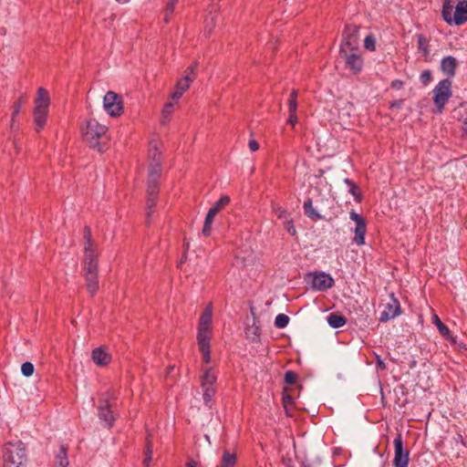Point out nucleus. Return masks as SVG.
Listing matches in <instances>:
<instances>
[{"mask_svg":"<svg viewBox=\"0 0 467 467\" xmlns=\"http://www.w3.org/2000/svg\"><path fill=\"white\" fill-rule=\"evenodd\" d=\"M434 318H435V325H436L439 332L441 333V335H442L447 340H449L452 343H455L456 337H454L452 335V333L451 332L449 327L441 321V319L438 317V316L435 315Z\"/></svg>","mask_w":467,"mask_h":467,"instance_id":"obj_22","label":"nucleus"},{"mask_svg":"<svg viewBox=\"0 0 467 467\" xmlns=\"http://www.w3.org/2000/svg\"><path fill=\"white\" fill-rule=\"evenodd\" d=\"M197 465H198L197 462H195V461H194V460H192V459H190V460L186 462V464H185V466H186V467H197Z\"/></svg>","mask_w":467,"mask_h":467,"instance_id":"obj_57","label":"nucleus"},{"mask_svg":"<svg viewBox=\"0 0 467 467\" xmlns=\"http://www.w3.org/2000/svg\"><path fill=\"white\" fill-rule=\"evenodd\" d=\"M289 317L285 314H279L275 319V326L278 328L285 327L289 323Z\"/></svg>","mask_w":467,"mask_h":467,"instance_id":"obj_37","label":"nucleus"},{"mask_svg":"<svg viewBox=\"0 0 467 467\" xmlns=\"http://www.w3.org/2000/svg\"><path fill=\"white\" fill-rule=\"evenodd\" d=\"M91 358L94 363L99 367H105L111 361V356L104 348L99 347L92 350Z\"/></svg>","mask_w":467,"mask_h":467,"instance_id":"obj_17","label":"nucleus"},{"mask_svg":"<svg viewBox=\"0 0 467 467\" xmlns=\"http://www.w3.org/2000/svg\"><path fill=\"white\" fill-rule=\"evenodd\" d=\"M211 329L198 328L197 340L199 345V350L202 354V359L204 363L211 361Z\"/></svg>","mask_w":467,"mask_h":467,"instance_id":"obj_10","label":"nucleus"},{"mask_svg":"<svg viewBox=\"0 0 467 467\" xmlns=\"http://www.w3.org/2000/svg\"><path fill=\"white\" fill-rule=\"evenodd\" d=\"M142 463H143L144 465H146V456L143 458V460H142Z\"/></svg>","mask_w":467,"mask_h":467,"instance_id":"obj_62","label":"nucleus"},{"mask_svg":"<svg viewBox=\"0 0 467 467\" xmlns=\"http://www.w3.org/2000/svg\"><path fill=\"white\" fill-rule=\"evenodd\" d=\"M403 85H404V82L400 79H395V80L391 81V83H390V87L393 89H400L403 88Z\"/></svg>","mask_w":467,"mask_h":467,"instance_id":"obj_51","label":"nucleus"},{"mask_svg":"<svg viewBox=\"0 0 467 467\" xmlns=\"http://www.w3.org/2000/svg\"><path fill=\"white\" fill-rule=\"evenodd\" d=\"M172 110H173V103L172 102H168L164 105V108L162 109V117H163L162 124H165V122L169 120V119L172 113Z\"/></svg>","mask_w":467,"mask_h":467,"instance_id":"obj_41","label":"nucleus"},{"mask_svg":"<svg viewBox=\"0 0 467 467\" xmlns=\"http://www.w3.org/2000/svg\"><path fill=\"white\" fill-rule=\"evenodd\" d=\"M272 210L279 219L287 218L289 216L287 210L276 203L272 204Z\"/></svg>","mask_w":467,"mask_h":467,"instance_id":"obj_38","label":"nucleus"},{"mask_svg":"<svg viewBox=\"0 0 467 467\" xmlns=\"http://www.w3.org/2000/svg\"><path fill=\"white\" fill-rule=\"evenodd\" d=\"M202 389L203 401L206 406L211 408L212 404L213 402L214 395L216 393L215 388L207 386V387H202Z\"/></svg>","mask_w":467,"mask_h":467,"instance_id":"obj_32","label":"nucleus"},{"mask_svg":"<svg viewBox=\"0 0 467 467\" xmlns=\"http://www.w3.org/2000/svg\"><path fill=\"white\" fill-rule=\"evenodd\" d=\"M177 2H178V0H168L167 11L170 13H173Z\"/></svg>","mask_w":467,"mask_h":467,"instance_id":"obj_54","label":"nucleus"},{"mask_svg":"<svg viewBox=\"0 0 467 467\" xmlns=\"http://www.w3.org/2000/svg\"><path fill=\"white\" fill-rule=\"evenodd\" d=\"M456 67L457 60L451 56L445 57L441 62V68L442 72L448 76V78L454 77Z\"/></svg>","mask_w":467,"mask_h":467,"instance_id":"obj_19","label":"nucleus"},{"mask_svg":"<svg viewBox=\"0 0 467 467\" xmlns=\"http://www.w3.org/2000/svg\"><path fill=\"white\" fill-rule=\"evenodd\" d=\"M175 88V91H173L170 96L172 100H178L184 93V91L178 89L176 87Z\"/></svg>","mask_w":467,"mask_h":467,"instance_id":"obj_52","label":"nucleus"},{"mask_svg":"<svg viewBox=\"0 0 467 467\" xmlns=\"http://www.w3.org/2000/svg\"><path fill=\"white\" fill-rule=\"evenodd\" d=\"M230 197L227 195L222 196L217 202H215L213 206L208 210V213L216 216V214L226 207L230 203Z\"/></svg>","mask_w":467,"mask_h":467,"instance_id":"obj_28","label":"nucleus"},{"mask_svg":"<svg viewBox=\"0 0 467 467\" xmlns=\"http://www.w3.org/2000/svg\"><path fill=\"white\" fill-rule=\"evenodd\" d=\"M216 376L212 372L211 368H207L201 379V387H214Z\"/></svg>","mask_w":467,"mask_h":467,"instance_id":"obj_33","label":"nucleus"},{"mask_svg":"<svg viewBox=\"0 0 467 467\" xmlns=\"http://www.w3.org/2000/svg\"><path fill=\"white\" fill-rule=\"evenodd\" d=\"M161 144L157 134H153L148 141V217L153 212L159 195L163 161L160 150Z\"/></svg>","mask_w":467,"mask_h":467,"instance_id":"obj_1","label":"nucleus"},{"mask_svg":"<svg viewBox=\"0 0 467 467\" xmlns=\"http://www.w3.org/2000/svg\"><path fill=\"white\" fill-rule=\"evenodd\" d=\"M108 128L95 119H88L83 133L84 140L89 148L103 153L108 149Z\"/></svg>","mask_w":467,"mask_h":467,"instance_id":"obj_2","label":"nucleus"},{"mask_svg":"<svg viewBox=\"0 0 467 467\" xmlns=\"http://www.w3.org/2000/svg\"><path fill=\"white\" fill-rule=\"evenodd\" d=\"M344 182L349 187V193L354 197V200L360 203L363 200L362 193L358 188V186L350 179H344Z\"/></svg>","mask_w":467,"mask_h":467,"instance_id":"obj_27","label":"nucleus"},{"mask_svg":"<svg viewBox=\"0 0 467 467\" xmlns=\"http://www.w3.org/2000/svg\"><path fill=\"white\" fill-rule=\"evenodd\" d=\"M400 313L401 307L400 301L393 294H391L389 302L386 304L384 310L380 314L379 321L383 323L388 322L389 320L400 316Z\"/></svg>","mask_w":467,"mask_h":467,"instance_id":"obj_14","label":"nucleus"},{"mask_svg":"<svg viewBox=\"0 0 467 467\" xmlns=\"http://www.w3.org/2000/svg\"><path fill=\"white\" fill-rule=\"evenodd\" d=\"M22 103H23V97L21 96L15 103H14V106H13V112H12V119H14L16 118V116H17L20 112V109H21V106H22Z\"/></svg>","mask_w":467,"mask_h":467,"instance_id":"obj_45","label":"nucleus"},{"mask_svg":"<svg viewBox=\"0 0 467 467\" xmlns=\"http://www.w3.org/2000/svg\"><path fill=\"white\" fill-rule=\"evenodd\" d=\"M172 14H173V13H170V12H168V11H167V7L165 8V15H164V18H163V20H164V22H165L166 24H167V23H169V21H170V16H171V15H172Z\"/></svg>","mask_w":467,"mask_h":467,"instance_id":"obj_58","label":"nucleus"},{"mask_svg":"<svg viewBox=\"0 0 467 467\" xmlns=\"http://www.w3.org/2000/svg\"><path fill=\"white\" fill-rule=\"evenodd\" d=\"M287 123L290 124L292 127H295V125L297 123V115L296 112L295 113H289Z\"/></svg>","mask_w":467,"mask_h":467,"instance_id":"obj_49","label":"nucleus"},{"mask_svg":"<svg viewBox=\"0 0 467 467\" xmlns=\"http://www.w3.org/2000/svg\"><path fill=\"white\" fill-rule=\"evenodd\" d=\"M83 276L86 287L91 296L99 291V262H84Z\"/></svg>","mask_w":467,"mask_h":467,"instance_id":"obj_7","label":"nucleus"},{"mask_svg":"<svg viewBox=\"0 0 467 467\" xmlns=\"http://www.w3.org/2000/svg\"><path fill=\"white\" fill-rule=\"evenodd\" d=\"M454 441H455L456 443H461L462 446L467 447V442H466L464 437L462 434L458 433L454 437Z\"/></svg>","mask_w":467,"mask_h":467,"instance_id":"obj_53","label":"nucleus"},{"mask_svg":"<svg viewBox=\"0 0 467 467\" xmlns=\"http://www.w3.org/2000/svg\"><path fill=\"white\" fill-rule=\"evenodd\" d=\"M433 102L436 107L434 113H442L445 104L451 97V81L449 78L441 80L433 89Z\"/></svg>","mask_w":467,"mask_h":467,"instance_id":"obj_5","label":"nucleus"},{"mask_svg":"<svg viewBox=\"0 0 467 467\" xmlns=\"http://www.w3.org/2000/svg\"><path fill=\"white\" fill-rule=\"evenodd\" d=\"M304 213L306 217L311 219L314 222H317L318 220H327L331 221L333 218L337 217V213H332V215L329 218H326V216L320 214L314 207H313V202L311 198H307L304 204H303Z\"/></svg>","mask_w":467,"mask_h":467,"instance_id":"obj_16","label":"nucleus"},{"mask_svg":"<svg viewBox=\"0 0 467 467\" xmlns=\"http://www.w3.org/2000/svg\"><path fill=\"white\" fill-rule=\"evenodd\" d=\"M297 96H298V90L293 89L290 93L289 99H288V112L289 113H295L297 110Z\"/></svg>","mask_w":467,"mask_h":467,"instance_id":"obj_34","label":"nucleus"},{"mask_svg":"<svg viewBox=\"0 0 467 467\" xmlns=\"http://www.w3.org/2000/svg\"><path fill=\"white\" fill-rule=\"evenodd\" d=\"M403 104V100L402 99H399V100H393L389 103V109H394V108H401Z\"/></svg>","mask_w":467,"mask_h":467,"instance_id":"obj_56","label":"nucleus"},{"mask_svg":"<svg viewBox=\"0 0 467 467\" xmlns=\"http://www.w3.org/2000/svg\"><path fill=\"white\" fill-rule=\"evenodd\" d=\"M34 371H35V367H34L33 363L26 361L22 364L21 372L25 377L28 378V377L32 376Z\"/></svg>","mask_w":467,"mask_h":467,"instance_id":"obj_39","label":"nucleus"},{"mask_svg":"<svg viewBox=\"0 0 467 467\" xmlns=\"http://www.w3.org/2000/svg\"><path fill=\"white\" fill-rule=\"evenodd\" d=\"M467 21V0H457L453 16L451 18L450 25L461 26Z\"/></svg>","mask_w":467,"mask_h":467,"instance_id":"obj_15","label":"nucleus"},{"mask_svg":"<svg viewBox=\"0 0 467 467\" xmlns=\"http://www.w3.org/2000/svg\"><path fill=\"white\" fill-rule=\"evenodd\" d=\"M418 37V49L421 55L427 58L430 56L429 41L424 35L420 34Z\"/></svg>","mask_w":467,"mask_h":467,"instance_id":"obj_31","label":"nucleus"},{"mask_svg":"<svg viewBox=\"0 0 467 467\" xmlns=\"http://www.w3.org/2000/svg\"><path fill=\"white\" fill-rule=\"evenodd\" d=\"M175 369V366H169L167 368V375H171V372Z\"/></svg>","mask_w":467,"mask_h":467,"instance_id":"obj_59","label":"nucleus"},{"mask_svg":"<svg viewBox=\"0 0 467 467\" xmlns=\"http://www.w3.org/2000/svg\"><path fill=\"white\" fill-rule=\"evenodd\" d=\"M83 239H84V241L93 239L92 234H91V229L88 225H86L83 229Z\"/></svg>","mask_w":467,"mask_h":467,"instance_id":"obj_48","label":"nucleus"},{"mask_svg":"<svg viewBox=\"0 0 467 467\" xmlns=\"http://www.w3.org/2000/svg\"><path fill=\"white\" fill-rule=\"evenodd\" d=\"M457 0H444L442 4L441 16L443 20L451 24V18L453 16L452 12L455 10Z\"/></svg>","mask_w":467,"mask_h":467,"instance_id":"obj_21","label":"nucleus"},{"mask_svg":"<svg viewBox=\"0 0 467 467\" xmlns=\"http://www.w3.org/2000/svg\"><path fill=\"white\" fill-rule=\"evenodd\" d=\"M287 467H292V466H287Z\"/></svg>","mask_w":467,"mask_h":467,"instance_id":"obj_64","label":"nucleus"},{"mask_svg":"<svg viewBox=\"0 0 467 467\" xmlns=\"http://www.w3.org/2000/svg\"><path fill=\"white\" fill-rule=\"evenodd\" d=\"M98 244L91 240L84 241V262H99Z\"/></svg>","mask_w":467,"mask_h":467,"instance_id":"obj_18","label":"nucleus"},{"mask_svg":"<svg viewBox=\"0 0 467 467\" xmlns=\"http://www.w3.org/2000/svg\"><path fill=\"white\" fill-rule=\"evenodd\" d=\"M151 460V451L148 448V458H147V461L148 462Z\"/></svg>","mask_w":467,"mask_h":467,"instance_id":"obj_60","label":"nucleus"},{"mask_svg":"<svg viewBox=\"0 0 467 467\" xmlns=\"http://www.w3.org/2000/svg\"><path fill=\"white\" fill-rule=\"evenodd\" d=\"M327 323L333 328H339L347 323V318L343 315L332 313L327 317Z\"/></svg>","mask_w":467,"mask_h":467,"instance_id":"obj_30","label":"nucleus"},{"mask_svg":"<svg viewBox=\"0 0 467 467\" xmlns=\"http://www.w3.org/2000/svg\"><path fill=\"white\" fill-rule=\"evenodd\" d=\"M431 79L432 76L431 70L426 69L420 74V80L424 86L428 85Z\"/></svg>","mask_w":467,"mask_h":467,"instance_id":"obj_43","label":"nucleus"},{"mask_svg":"<svg viewBox=\"0 0 467 467\" xmlns=\"http://www.w3.org/2000/svg\"><path fill=\"white\" fill-rule=\"evenodd\" d=\"M308 276L311 277L312 288L318 291H327L335 285L333 277L325 272L310 273Z\"/></svg>","mask_w":467,"mask_h":467,"instance_id":"obj_12","label":"nucleus"},{"mask_svg":"<svg viewBox=\"0 0 467 467\" xmlns=\"http://www.w3.org/2000/svg\"><path fill=\"white\" fill-rule=\"evenodd\" d=\"M339 55L345 59L346 65L354 74H358L363 67V60L361 57L356 53H348L344 46H340Z\"/></svg>","mask_w":467,"mask_h":467,"instance_id":"obj_13","label":"nucleus"},{"mask_svg":"<svg viewBox=\"0 0 467 467\" xmlns=\"http://www.w3.org/2000/svg\"><path fill=\"white\" fill-rule=\"evenodd\" d=\"M293 403H294V399L292 396H290L288 394H283V404H284L285 409H286L288 404H293Z\"/></svg>","mask_w":467,"mask_h":467,"instance_id":"obj_50","label":"nucleus"},{"mask_svg":"<svg viewBox=\"0 0 467 467\" xmlns=\"http://www.w3.org/2000/svg\"><path fill=\"white\" fill-rule=\"evenodd\" d=\"M216 18L217 15H213L210 13V15L205 18V26H204V32L205 34H211L213 28L216 26Z\"/></svg>","mask_w":467,"mask_h":467,"instance_id":"obj_36","label":"nucleus"},{"mask_svg":"<svg viewBox=\"0 0 467 467\" xmlns=\"http://www.w3.org/2000/svg\"><path fill=\"white\" fill-rule=\"evenodd\" d=\"M211 324H212V306L210 305L202 312V314L200 317L198 328L211 329Z\"/></svg>","mask_w":467,"mask_h":467,"instance_id":"obj_29","label":"nucleus"},{"mask_svg":"<svg viewBox=\"0 0 467 467\" xmlns=\"http://www.w3.org/2000/svg\"><path fill=\"white\" fill-rule=\"evenodd\" d=\"M236 454L234 452L230 451L229 450H224L221 463L218 467H235L236 464Z\"/></svg>","mask_w":467,"mask_h":467,"instance_id":"obj_24","label":"nucleus"},{"mask_svg":"<svg viewBox=\"0 0 467 467\" xmlns=\"http://www.w3.org/2000/svg\"><path fill=\"white\" fill-rule=\"evenodd\" d=\"M103 106L110 117H119L124 112L123 99L114 91H108L103 98Z\"/></svg>","mask_w":467,"mask_h":467,"instance_id":"obj_8","label":"nucleus"},{"mask_svg":"<svg viewBox=\"0 0 467 467\" xmlns=\"http://www.w3.org/2000/svg\"><path fill=\"white\" fill-rule=\"evenodd\" d=\"M394 467H408L410 452L403 448V441L400 433L394 439Z\"/></svg>","mask_w":467,"mask_h":467,"instance_id":"obj_11","label":"nucleus"},{"mask_svg":"<svg viewBox=\"0 0 467 467\" xmlns=\"http://www.w3.org/2000/svg\"><path fill=\"white\" fill-rule=\"evenodd\" d=\"M214 217L215 216L213 215L210 213H207V214H206V217H205V220H204V223H203V227H202V234L204 236H206V237L211 235L212 224L213 223Z\"/></svg>","mask_w":467,"mask_h":467,"instance_id":"obj_35","label":"nucleus"},{"mask_svg":"<svg viewBox=\"0 0 467 467\" xmlns=\"http://www.w3.org/2000/svg\"><path fill=\"white\" fill-rule=\"evenodd\" d=\"M248 146L251 151H256L259 149V143L255 140H250Z\"/></svg>","mask_w":467,"mask_h":467,"instance_id":"obj_55","label":"nucleus"},{"mask_svg":"<svg viewBox=\"0 0 467 467\" xmlns=\"http://www.w3.org/2000/svg\"><path fill=\"white\" fill-rule=\"evenodd\" d=\"M194 70H195V67H193V66H190L187 67V69L185 71V73H186L185 77L183 78L179 79L176 83V88L178 89H181L185 92L189 88L190 83L195 78Z\"/></svg>","mask_w":467,"mask_h":467,"instance_id":"obj_20","label":"nucleus"},{"mask_svg":"<svg viewBox=\"0 0 467 467\" xmlns=\"http://www.w3.org/2000/svg\"><path fill=\"white\" fill-rule=\"evenodd\" d=\"M378 365H379V367H380V368H385V365H384L383 361H381V360H379V361H378Z\"/></svg>","mask_w":467,"mask_h":467,"instance_id":"obj_61","label":"nucleus"},{"mask_svg":"<svg viewBox=\"0 0 467 467\" xmlns=\"http://www.w3.org/2000/svg\"><path fill=\"white\" fill-rule=\"evenodd\" d=\"M284 227L292 236L296 235V227L294 225V222L292 219L286 220L284 223Z\"/></svg>","mask_w":467,"mask_h":467,"instance_id":"obj_44","label":"nucleus"},{"mask_svg":"<svg viewBox=\"0 0 467 467\" xmlns=\"http://www.w3.org/2000/svg\"><path fill=\"white\" fill-rule=\"evenodd\" d=\"M458 119L462 120V131L463 135H467V113L461 115Z\"/></svg>","mask_w":467,"mask_h":467,"instance_id":"obj_47","label":"nucleus"},{"mask_svg":"<svg viewBox=\"0 0 467 467\" xmlns=\"http://www.w3.org/2000/svg\"><path fill=\"white\" fill-rule=\"evenodd\" d=\"M260 336H261V328L259 326L255 325V322L252 326H248L245 328V337L253 342L257 343L260 341Z\"/></svg>","mask_w":467,"mask_h":467,"instance_id":"obj_23","label":"nucleus"},{"mask_svg":"<svg viewBox=\"0 0 467 467\" xmlns=\"http://www.w3.org/2000/svg\"><path fill=\"white\" fill-rule=\"evenodd\" d=\"M303 467H310V466H309V465H306V464H304V466H303Z\"/></svg>","mask_w":467,"mask_h":467,"instance_id":"obj_63","label":"nucleus"},{"mask_svg":"<svg viewBox=\"0 0 467 467\" xmlns=\"http://www.w3.org/2000/svg\"><path fill=\"white\" fill-rule=\"evenodd\" d=\"M358 32V26L353 24L346 25L342 35L341 46H344L346 49L350 51L357 50L359 44Z\"/></svg>","mask_w":467,"mask_h":467,"instance_id":"obj_9","label":"nucleus"},{"mask_svg":"<svg viewBox=\"0 0 467 467\" xmlns=\"http://www.w3.org/2000/svg\"><path fill=\"white\" fill-rule=\"evenodd\" d=\"M297 379H298L297 373H296L293 370H287L285 373L284 381L287 385H293L296 382Z\"/></svg>","mask_w":467,"mask_h":467,"instance_id":"obj_40","label":"nucleus"},{"mask_svg":"<svg viewBox=\"0 0 467 467\" xmlns=\"http://www.w3.org/2000/svg\"><path fill=\"white\" fill-rule=\"evenodd\" d=\"M349 216H350V219L356 223V224H359V223L366 222V220L363 218V216L357 213L355 211H351L349 213Z\"/></svg>","mask_w":467,"mask_h":467,"instance_id":"obj_46","label":"nucleus"},{"mask_svg":"<svg viewBox=\"0 0 467 467\" xmlns=\"http://www.w3.org/2000/svg\"><path fill=\"white\" fill-rule=\"evenodd\" d=\"M67 447L65 445H61L59 448V451L56 456L55 466L56 467H67L69 464L67 458Z\"/></svg>","mask_w":467,"mask_h":467,"instance_id":"obj_26","label":"nucleus"},{"mask_svg":"<svg viewBox=\"0 0 467 467\" xmlns=\"http://www.w3.org/2000/svg\"><path fill=\"white\" fill-rule=\"evenodd\" d=\"M113 399V395L107 392L99 399L98 404V416L101 421L106 423V426L110 428L113 426L116 420V415L111 410L113 403L110 400Z\"/></svg>","mask_w":467,"mask_h":467,"instance_id":"obj_6","label":"nucleus"},{"mask_svg":"<svg viewBox=\"0 0 467 467\" xmlns=\"http://www.w3.org/2000/svg\"><path fill=\"white\" fill-rule=\"evenodd\" d=\"M4 467H26L28 453L26 444L18 440L4 444L2 450Z\"/></svg>","mask_w":467,"mask_h":467,"instance_id":"obj_3","label":"nucleus"},{"mask_svg":"<svg viewBox=\"0 0 467 467\" xmlns=\"http://www.w3.org/2000/svg\"><path fill=\"white\" fill-rule=\"evenodd\" d=\"M50 98L46 88L40 87L37 89L33 111L35 130L39 133L47 124Z\"/></svg>","mask_w":467,"mask_h":467,"instance_id":"obj_4","label":"nucleus"},{"mask_svg":"<svg viewBox=\"0 0 467 467\" xmlns=\"http://www.w3.org/2000/svg\"><path fill=\"white\" fill-rule=\"evenodd\" d=\"M367 233V224L366 222L356 224L355 227V237L353 239L354 243L358 245H363L365 244V235Z\"/></svg>","mask_w":467,"mask_h":467,"instance_id":"obj_25","label":"nucleus"},{"mask_svg":"<svg viewBox=\"0 0 467 467\" xmlns=\"http://www.w3.org/2000/svg\"><path fill=\"white\" fill-rule=\"evenodd\" d=\"M364 47L369 51L376 50V41L372 35H368L364 39Z\"/></svg>","mask_w":467,"mask_h":467,"instance_id":"obj_42","label":"nucleus"}]
</instances>
